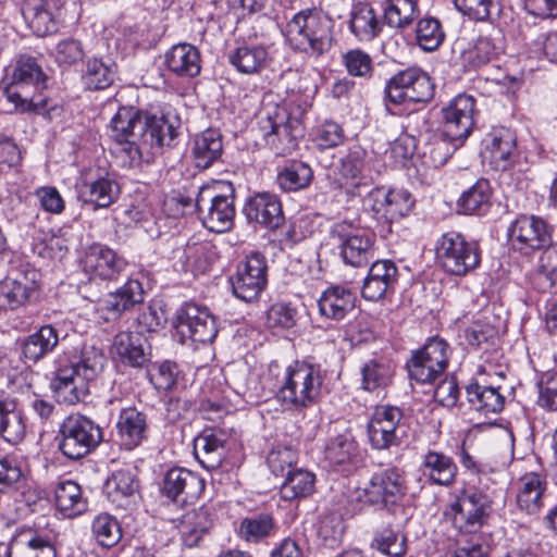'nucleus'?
Returning a JSON list of instances; mask_svg holds the SVG:
<instances>
[{"instance_id":"1","label":"nucleus","mask_w":557,"mask_h":557,"mask_svg":"<svg viewBox=\"0 0 557 557\" xmlns=\"http://www.w3.org/2000/svg\"><path fill=\"white\" fill-rule=\"evenodd\" d=\"M106 357L94 345L79 343L66 348L54 360L50 387L58 401L75 405L89 394V383L103 370Z\"/></svg>"},{"instance_id":"2","label":"nucleus","mask_w":557,"mask_h":557,"mask_svg":"<svg viewBox=\"0 0 557 557\" xmlns=\"http://www.w3.org/2000/svg\"><path fill=\"white\" fill-rule=\"evenodd\" d=\"M269 374L274 379L277 399L287 408L301 410L318 403L323 375L319 366L295 361L282 367L277 362L269 366Z\"/></svg>"},{"instance_id":"3","label":"nucleus","mask_w":557,"mask_h":557,"mask_svg":"<svg viewBox=\"0 0 557 557\" xmlns=\"http://www.w3.org/2000/svg\"><path fill=\"white\" fill-rule=\"evenodd\" d=\"M3 84L2 92L16 110L39 113L47 108V75L35 57L18 55L7 67Z\"/></svg>"},{"instance_id":"4","label":"nucleus","mask_w":557,"mask_h":557,"mask_svg":"<svg viewBox=\"0 0 557 557\" xmlns=\"http://www.w3.org/2000/svg\"><path fill=\"white\" fill-rule=\"evenodd\" d=\"M309 107L308 101L290 110L284 106H275L260 117L259 127L263 139L276 156L289 154L297 148L298 139L305 132L301 117Z\"/></svg>"},{"instance_id":"5","label":"nucleus","mask_w":557,"mask_h":557,"mask_svg":"<svg viewBox=\"0 0 557 557\" xmlns=\"http://www.w3.org/2000/svg\"><path fill=\"white\" fill-rule=\"evenodd\" d=\"M285 36L295 49L321 55L332 46L331 22L314 9L302 10L287 22Z\"/></svg>"},{"instance_id":"6","label":"nucleus","mask_w":557,"mask_h":557,"mask_svg":"<svg viewBox=\"0 0 557 557\" xmlns=\"http://www.w3.org/2000/svg\"><path fill=\"white\" fill-rule=\"evenodd\" d=\"M195 206L202 224L211 232L223 233L234 223V188L230 182L216 181L199 188Z\"/></svg>"},{"instance_id":"7","label":"nucleus","mask_w":557,"mask_h":557,"mask_svg":"<svg viewBox=\"0 0 557 557\" xmlns=\"http://www.w3.org/2000/svg\"><path fill=\"white\" fill-rule=\"evenodd\" d=\"M407 485L404 472L389 467L374 472L369 482L351 494V503H356L359 510L364 507H386L397 504L406 494Z\"/></svg>"},{"instance_id":"8","label":"nucleus","mask_w":557,"mask_h":557,"mask_svg":"<svg viewBox=\"0 0 557 557\" xmlns=\"http://www.w3.org/2000/svg\"><path fill=\"white\" fill-rule=\"evenodd\" d=\"M57 441L63 456L76 460L95 450L103 441V433L90 418L70 414L60 424Z\"/></svg>"},{"instance_id":"9","label":"nucleus","mask_w":557,"mask_h":557,"mask_svg":"<svg viewBox=\"0 0 557 557\" xmlns=\"http://www.w3.org/2000/svg\"><path fill=\"white\" fill-rule=\"evenodd\" d=\"M490 497L474 480H469L456 493L455 502L450 505V515L454 527L459 533H478L482 528L490 508Z\"/></svg>"},{"instance_id":"10","label":"nucleus","mask_w":557,"mask_h":557,"mask_svg":"<svg viewBox=\"0 0 557 557\" xmlns=\"http://www.w3.org/2000/svg\"><path fill=\"white\" fill-rule=\"evenodd\" d=\"M435 251L443 270L456 276L467 275L481 262L478 244L468 242L463 235L455 231L444 233L437 239Z\"/></svg>"},{"instance_id":"11","label":"nucleus","mask_w":557,"mask_h":557,"mask_svg":"<svg viewBox=\"0 0 557 557\" xmlns=\"http://www.w3.org/2000/svg\"><path fill=\"white\" fill-rule=\"evenodd\" d=\"M388 103L428 102L434 96V85L426 72L417 66L407 67L392 76L384 89Z\"/></svg>"},{"instance_id":"12","label":"nucleus","mask_w":557,"mask_h":557,"mask_svg":"<svg viewBox=\"0 0 557 557\" xmlns=\"http://www.w3.org/2000/svg\"><path fill=\"white\" fill-rule=\"evenodd\" d=\"M331 237L337 240L339 255L348 265L361 268L374 257L375 235L355 227L350 222L335 223L331 228Z\"/></svg>"},{"instance_id":"13","label":"nucleus","mask_w":557,"mask_h":557,"mask_svg":"<svg viewBox=\"0 0 557 557\" xmlns=\"http://www.w3.org/2000/svg\"><path fill=\"white\" fill-rule=\"evenodd\" d=\"M552 233V226L543 218L528 214L517 216L507 228L511 247L523 255L548 247Z\"/></svg>"},{"instance_id":"14","label":"nucleus","mask_w":557,"mask_h":557,"mask_svg":"<svg viewBox=\"0 0 557 557\" xmlns=\"http://www.w3.org/2000/svg\"><path fill=\"white\" fill-rule=\"evenodd\" d=\"M449 346L442 338H431L407 362L409 377L417 383H433L447 368Z\"/></svg>"},{"instance_id":"15","label":"nucleus","mask_w":557,"mask_h":557,"mask_svg":"<svg viewBox=\"0 0 557 557\" xmlns=\"http://www.w3.org/2000/svg\"><path fill=\"white\" fill-rule=\"evenodd\" d=\"M110 136L119 145L131 164L141 160V131H144V116L133 108L122 107L110 122Z\"/></svg>"},{"instance_id":"16","label":"nucleus","mask_w":557,"mask_h":557,"mask_svg":"<svg viewBox=\"0 0 557 557\" xmlns=\"http://www.w3.org/2000/svg\"><path fill=\"white\" fill-rule=\"evenodd\" d=\"M267 272L264 256L259 252L248 255L230 278L234 296L245 302L257 300L267 286Z\"/></svg>"},{"instance_id":"17","label":"nucleus","mask_w":557,"mask_h":557,"mask_svg":"<svg viewBox=\"0 0 557 557\" xmlns=\"http://www.w3.org/2000/svg\"><path fill=\"white\" fill-rule=\"evenodd\" d=\"M474 115L475 99L465 94L456 96L442 109V135L459 148L474 127Z\"/></svg>"},{"instance_id":"18","label":"nucleus","mask_w":557,"mask_h":557,"mask_svg":"<svg viewBox=\"0 0 557 557\" xmlns=\"http://www.w3.org/2000/svg\"><path fill=\"white\" fill-rule=\"evenodd\" d=\"M403 411L395 406H379L368 423L369 440L375 449L398 446L404 436Z\"/></svg>"},{"instance_id":"19","label":"nucleus","mask_w":557,"mask_h":557,"mask_svg":"<svg viewBox=\"0 0 557 557\" xmlns=\"http://www.w3.org/2000/svg\"><path fill=\"white\" fill-rule=\"evenodd\" d=\"M128 263L110 247L95 243L82 260L83 271L92 280L115 281L125 272Z\"/></svg>"},{"instance_id":"20","label":"nucleus","mask_w":557,"mask_h":557,"mask_svg":"<svg viewBox=\"0 0 557 557\" xmlns=\"http://www.w3.org/2000/svg\"><path fill=\"white\" fill-rule=\"evenodd\" d=\"M64 0H24L22 14L37 36H47L59 29Z\"/></svg>"},{"instance_id":"21","label":"nucleus","mask_w":557,"mask_h":557,"mask_svg":"<svg viewBox=\"0 0 557 557\" xmlns=\"http://www.w3.org/2000/svg\"><path fill=\"white\" fill-rule=\"evenodd\" d=\"M513 488L518 508L528 515H536L545 505L547 474L543 471L525 472L515 482Z\"/></svg>"},{"instance_id":"22","label":"nucleus","mask_w":557,"mask_h":557,"mask_svg":"<svg viewBox=\"0 0 557 557\" xmlns=\"http://www.w3.org/2000/svg\"><path fill=\"white\" fill-rule=\"evenodd\" d=\"M178 323L183 333H188L196 343H211L218 334L213 314L207 307L197 304L188 302L181 308Z\"/></svg>"},{"instance_id":"23","label":"nucleus","mask_w":557,"mask_h":557,"mask_svg":"<svg viewBox=\"0 0 557 557\" xmlns=\"http://www.w3.org/2000/svg\"><path fill=\"white\" fill-rule=\"evenodd\" d=\"M205 486V480L197 473L185 468H173L164 476L162 491L173 502L186 504L197 499Z\"/></svg>"},{"instance_id":"24","label":"nucleus","mask_w":557,"mask_h":557,"mask_svg":"<svg viewBox=\"0 0 557 557\" xmlns=\"http://www.w3.org/2000/svg\"><path fill=\"white\" fill-rule=\"evenodd\" d=\"M243 212L249 222L268 230L278 228L284 222L281 200L268 191L250 196L244 205Z\"/></svg>"},{"instance_id":"25","label":"nucleus","mask_w":557,"mask_h":557,"mask_svg":"<svg viewBox=\"0 0 557 557\" xmlns=\"http://www.w3.org/2000/svg\"><path fill=\"white\" fill-rule=\"evenodd\" d=\"M180 119L171 111L160 114H145L141 131V151L153 147L170 146L177 136Z\"/></svg>"},{"instance_id":"26","label":"nucleus","mask_w":557,"mask_h":557,"mask_svg":"<svg viewBox=\"0 0 557 557\" xmlns=\"http://www.w3.org/2000/svg\"><path fill=\"white\" fill-rule=\"evenodd\" d=\"M227 59L230 64L242 74H259L271 62L270 47L257 40L244 41L228 53Z\"/></svg>"},{"instance_id":"27","label":"nucleus","mask_w":557,"mask_h":557,"mask_svg":"<svg viewBox=\"0 0 557 557\" xmlns=\"http://www.w3.org/2000/svg\"><path fill=\"white\" fill-rule=\"evenodd\" d=\"M228 433L222 429H206L194 442V451L197 460L207 470L221 466L226 456Z\"/></svg>"},{"instance_id":"28","label":"nucleus","mask_w":557,"mask_h":557,"mask_svg":"<svg viewBox=\"0 0 557 557\" xmlns=\"http://www.w3.org/2000/svg\"><path fill=\"white\" fill-rule=\"evenodd\" d=\"M37 276L38 273L30 270L0 281V307L16 309L25 305L38 288Z\"/></svg>"},{"instance_id":"29","label":"nucleus","mask_w":557,"mask_h":557,"mask_svg":"<svg viewBox=\"0 0 557 557\" xmlns=\"http://www.w3.org/2000/svg\"><path fill=\"white\" fill-rule=\"evenodd\" d=\"M482 156L495 170H507L516 152V138L505 127L493 129L483 140Z\"/></svg>"},{"instance_id":"30","label":"nucleus","mask_w":557,"mask_h":557,"mask_svg":"<svg viewBox=\"0 0 557 557\" xmlns=\"http://www.w3.org/2000/svg\"><path fill=\"white\" fill-rule=\"evenodd\" d=\"M147 416L135 407L120 411L116 421V432L120 445L126 450H133L148 438Z\"/></svg>"},{"instance_id":"31","label":"nucleus","mask_w":557,"mask_h":557,"mask_svg":"<svg viewBox=\"0 0 557 557\" xmlns=\"http://www.w3.org/2000/svg\"><path fill=\"white\" fill-rule=\"evenodd\" d=\"M419 470L432 485L449 487L457 478L458 467L453 457L429 449L421 457Z\"/></svg>"},{"instance_id":"32","label":"nucleus","mask_w":557,"mask_h":557,"mask_svg":"<svg viewBox=\"0 0 557 557\" xmlns=\"http://www.w3.org/2000/svg\"><path fill=\"white\" fill-rule=\"evenodd\" d=\"M398 270L391 260H377L372 263L364 278L361 295L364 299L377 301L382 299L397 282Z\"/></svg>"},{"instance_id":"33","label":"nucleus","mask_w":557,"mask_h":557,"mask_svg":"<svg viewBox=\"0 0 557 557\" xmlns=\"http://www.w3.org/2000/svg\"><path fill=\"white\" fill-rule=\"evenodd\" d=\"M355 294L347 287L332 285L322 292L318 299L321 315L339 321L355 309Z\"/></svg>"},{"instance_id":"34","label":"nucleus","mask_w":557,"mask_h":557,"mask_svg":"<svg viewBox=\"0 0 557 557\" xmlns=\"http://www.w3.org/2000/svg\"><path fill=\"white\" fill-rule=\"evenodd\" d=\"M120 185L110 176L98 177L97 180L84 182L78 188V199L92 207L109 208L120 196Z\"/></svg>"},{"instance_id":"35","label":"nucleus","mask_w":557,"mask_h":557,"mask_svg":"<svg viewBox=\"0 0 557 557\" xmlns=\"http://www.w3.org/2000/svg\"><path fill=\"white\" fill-rule=\"evenodd\" d=\"M146 338L140 332H120L112 344V352L134 368H143L149 360Z\"/></svg>"},{"instance_id":"36","label":"nucleus","mask_w":557,"mask_h":557,"mask_svg":"<svg viewBox=\"0 0 557 557\" xmlns=\"http://www.w3.org/2000/svg\"><path fill=\"white\" fill-rule=\"evenodd\" d=\"M213 524V511L210 506H201L185 512L178 523L183 543L187 547L198 545Z\"/></svg>"},{"instance_id":"37","label":"nucleus","mask_w":557,"mask_h":557,"mask_svg":"<svg viewBox=\"0 0 557 557\" xmlns=\"http://www.w3.org/2000/svg\"><path fill=\"white\" fill-rule=\"evenodd\" d=\"M58 343L59 335L57 330L50 324L42 325L39 330L21 341L22 357L25 362L36 363L53 351Z\"/></svg>"},{"instance_id":"38","label":"nucleus","mask_w":557,"mask_h":557,"mask_svg":"<svg viewBox=\"0 0 557 557\" xmlns=\"http://www.w3.org/2000/svg\"><path fill=\"white\" fill-rule=\"evenodd\" d=\"M8 557H55L51 540L28 530L16 535L10 543Z\"/></svg>"},{"instance_id":"39","label":"nucleus","mask_w":557,"mask_h":557,"mask_svg":"<svg viewBox=\"0 0 557 557\" xmlns=\"http://www.w3.org/2000/svg\"><path fill=\"white\" fill-rule=\"evenodd\" d=\"M25 435V423L16 400L0 392V437L11 444L20 443Z\"/></svg>"},{"instance_id":"40","label":"nucleus","mask_w":557,"mask_h":557,"mask_svg":"<svg viewBox=\"0 0 557 557\" xmlns=\"http://www.w3.org/2000/svg\"><path fill=\"white\" fill-rule=\"evenodd\" d=\"M348 27L358 41L370 42L382 32V24L372 7L357 3L349 13Z\"/></svg>"},{"instance_id":"41","label":"nucleus","mask_w":557,"mask_h":557,"mask_svg":"<svg viewBox=\"0 0 557 557\" xmlns=\"http://www.w3.org/2000/svg\"><path fill=\"white\" fill-rule=\"evenodd\" d=\"M168 69L183 77H195L201 71L199 50L190 44H178L165 53Z\"/></svg>"},{"instance_id":"42","label":"nucleus","mask_w":557,"mask_h":557,"mask_svg":"<svg viewBox=\"0 0 557 557\" xmlns=\"http://www.w3.org/2000/svg\"><path fill=\"white\" fill-rule=\"evenodd\" d=\"M54 505L65 518H74L87 510V500L81 486L72 480H61L54 488Z\"/></svg>"},{"instance_id":"43","label":"nucleus","mask_w":557,"mask_h":557,"mask_svg":"<svg viewBox=\"0 0 557 557\" xmlns=\"http://www.w3.org/2000/svg\"><path fill=\"white\" fill-rule=\"evenodd\" d=\"M503 51V37L496 32L495 35L479 37L474 46L463 53V60L476 69L495 61Z\"/></svg>"},{"instance_id":"44","label":"nucleus","mask_w":557,"mask_h":557,"mask_svg":"<svg viewBox=\"0 0 557 557\" xmlns=\"http://www.w3.org/2000/svg\"><path fill=\"white\" fill-rule=\"evenodd\" d=\"M223 150V144L220 133L216 129H206L196 136L193 146V156L196 166L200 169L209 168L216 161Z\"/></svg>"},{"instance_id":"45","label":"nucleus","mask_w":557,"mask_h":557,"mask_svg":"<svg viewBox=\"0 0 557 557\" xmlns=\"http://www.w3.org/2000/svg\"><path fill=\"white\" fill-rule=\"evenodd\" d=\"M116 76V66L113 62H104L100 58L87 60L82 75L83 84L89 90H99L110 87Z\"/></svg>"},{"instance_id":"46","label":"nucleus","mask_w":557,"mask_h":557,"mask_svg":"<svg viewBox=\"0 0 557 557\" xmlns=\"http://www.w3.org/2000/svg\"><path fill=\"white\" fill-rule=\"evenodd\" d=\"M312 180L311 166L301 161H294L278 172L276 183L283 191L292 193L308 188Z\"/></svg>"},{"instance_id":"47","label":"nucleus","mask_w":557,"mask_h":557,"mask_svg":"<svg viewBox=\"0 0 557 557\" xmlns=\"http://www.w3.org/2000/svg\"><path fill=\"white\" fill-rule=\"evenodd\" d=\"M418 0H385V23L396 29L409 27L419 16Z\"/></svg>"},{"instance_id":"48","label":"nucleus","mask_w":557,"mask_h":557,"mask_svg":"<svg viewBox=\"0 0 557 557\" xmlns=\"http://www.w3.org/2000/svg\"><path fill=\"white\" fill-rule=\"evenodd\" d=\"M144 288L138 280L129 278L122 287L110 293L104 302L106 309L113 313H122L133 306L143 302Z\"/></svg>"},{"instance_id":"49","label":"nucleus","mask_w":557,"mask_h":557,"mask_svg":"<svg viewBox=\"0 0 557 557\" xmlns=\"http://www.w3.org/2000/svg\"><path fill=\"white\" fill-rule=\"evenodd\" d=\"M467 397L471 406L484 413L498 412L504 408V397L497 388L478 382L467 386Z\"/></svg>"},{"instance_id":"50","label":"nucleus","mask_w":557,"mask_h":557,"mask_svg":"<svg viewBox=\"0 0 557 557\" xmlns=\"http://www.w3.org/2000/svg\"><path fill=\"white\" fill-rule=\"evenodd\" d=\"M315 475L304 469L288 471L281 486V496L285 500L307 497L314 490Z\"/></svg>"},{"instance_id":"51","label":"nucleus","mask_w":557,"mask_h":557,"mask_svg":"<svg viewBox=\"0 0 557 557\" xmlns=\"http://www.w3.org/2000/svg\"><path fill=\"white\" fill-rule=\"evenodd\" d=\"M491 187L486 180H479L458 199V208L465 214L483 213L490 207Z\"/></svg>"},{"instance_id":"52","label":"nucleus","mask_w":557,"mask_h":557,"mask_svg":"<svg viewBox=\"0 0 557 557\" xmlns=\"http://www.w3.org/2000/svg\"><path fill=\"white\" fill-rule=\"evenodd\" d=\"M26 467L13 456L0 459V492L21 490L26 485Z\"/></svg>"},{"instance_id":"53","label":"nucleus","mask_w":557,"mask_h":557,"mask_svg":"<svg viewBox=\"0 0 557 557\" xmlns=\"http://www.w3.org/2000/svg\"><path fill=\"white\" fill-rule=\"evenodd\" d=\"M393 368L387 362L369 360L361 368L362 387L368 392L385 388L392 381Z\"/></svg>"},{"instance_id":"54","label":"nucleus","mask_w":557,"mask_h":557,"mask_svg":"<svg viewBox=\"0 0 557 557\" xmlns=\"http://www.w3.org/2000/svg\"><path fill=\"white\" fill-rule=\"evenodd\" d=\"M92 535L102 547H113L122 539L119 521L108 513L98 515L91 524Z\"/></svg>"},{"instance_id":"55","label":"nucleus","mask_w":557,"mask_h":557,"mask_svg":"<svg viewBox=\"0 0 557 557\" xmlns=\"http://www.w3.org/2000/svg\"><path fill=\"white\" fill-rule=\"evenodd\" d=\"M445 34L440 21L435 17H423L416 26V40L424 51L436 50L444 41Z\"/></svg>"},{"instance_id":"56","label":"nucleus","mask_w":557,"mask_h":557,"mask_svg":"<svg viewBox=\"0 0 557 557\" xmlns=\"http://www.w3.org/2000/svg\"><path fill=\"white\" fill-rule=\"evenodd\" d=\"M357 455V443L348 432L333 437L325 447V458L332 465H344Z\"/></svg>"},{"instance_id":"57","label":"nucleus","mask_w":557,"mask_h":557,"mask_svg":"<svg viewBox=\"0 0 557 557\" xmlns=\"http://www.w3.org/2000/svg\"><path fill=\"white\" fill-rule=\"evenodd\" d=\"M138 488L135 475L128 470L115 471L107 481L106 490L113 503L132 496Z\"/></svg>"},{"instance_id":"58","label":"nucleus","mask_w":557,"mask_h":557,"mask_svg":"<svg viewBox=\"0 0 557 557\" xmlns=\"http://www.w3.org/2000/svg\"><path fill=\"white\" fill-rule=\"evenodd\" d=\"M209 243H187L183 257L184 267L195 273H205L211 265Z\"/></svg>"},{"instance_id":"59","label":"nucleus","mask_w":557,"mask_h":557,"mask_svg":"<svg viewBox=\"0 0 557 557\" xmlns=\"http://www.w3.org/2000/svg\"><path fill=\"white\" fill-rule=\"evenodd\" d=\"M372 547L391 557H403L407 550L406 537L400 532L386 528L375 535Z\"/></svg>"},{"instance_id":"60","label":"nucleus","mask_w":557,"mask_h":557,"mask_svg":"<svg viewBox=\"0 0 557 557\" xmlns=\"http://www.w3.org/2000/svg\"><path fill=\"white\" fill-rule=\"evenodd\" d=\"M490 546L478 533H459L453 557H488Z\"/></svg>"},{"instance_id":"61","label":"nucleus","mask_w":557,"mask_h":557,"mask_svg":"<svg viewBox=\"0 0 557 557\" xmlns=\"http://www.w3.org/2000/svg\"><path fill=\"white\" fill-rule=\"evenodd\" d=\"M413 206L410 194L405 189L386 190L385 222L392 223L407 215Z\"/></svg>"},{"instance_id":"62","label":"nucleus","mask_w":557,"mask_h":557,"mask_svg":"<svg viewBox=\"0 0 557 557\" xmlns=\"http://www.w3.org/2000/svg\"><path fill=\"white\" fill-rule=\"evenodd\" d=\"M52 55L60 66L67 67L79 63L85 57V50L81 40L65 38L55 45Z\"/></svg>"},{"instance_id":"63","label":"nucleus","mask_w":557,"mask_h":557,"mask_svg":"<svg viewBox=\"0 0 557 557\" xmlns=\"http://www.w3.org/2000/svg\"><path fill=\"white\" fill-rule=\"evenodd\" d=\"M297 461V453L286 445H276L268 454L267 462L271 472L278 476L292 471L293 465Z\"/></svg>"},{"instance_id":"64","label":"nucleus","mask_w":557,"mask_h":557,"mask_svg":"<svg viewBox=\"0 0 557 557\" xmlns=\"http://www.w3.org/2000/svg\"><path fill=\"white\" fill-rule=\"evenodd\" d=\"M273 519L270 515L261 513L252 518H246L242 521L239 533L249 542H257L268 536L273 529Z\"/></svg>"}]
</instances>
